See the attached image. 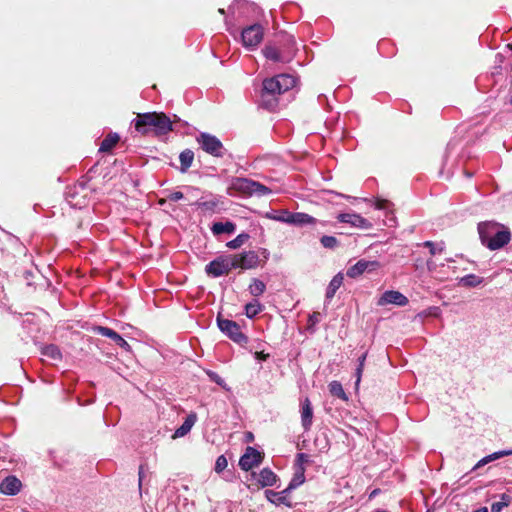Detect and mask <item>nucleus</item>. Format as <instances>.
<instances>
[{
  "label": "nucleus",
  "mask_w": 512,
  "mask_h": 512,
  "mask_svg": "<svg viewBox=\"0 0 512 512\" xmlns=\"http://www.w3.org/2000/svg\"><path fill=\"white\" fill-rule=\"evenodd\" d=\"M296 85V78L289 74H279L263 81L261 93L262 104L265 108L273 110L277 106L276 96L292 89Z\"/></svg>",
  "instance_id": "nucleus-1"
},
{
  "label": "nucleus",
  "mask_w": 512,
  "mask_h": 512,
  "mask_svg": "<svg viewBox=\"0 0 512 512\" xmlns=\"http://www.w3.org/2000/svg\"><path fill=\"white\" fill-rule=\"evenodd\" d=\"M135 129L141 134L150 132L165 135L172 130V121L165 113L147 112L138 114L133 120Z\"/></svg>",
  "instance_id": "nucleus-2"
},
{
  "label": "nucleus",
  "mask_w": 512,
  "mask_h": 512,
  "mask_svg": "<svg viewBox=\"0 0 512 512\" xmlns=\"http://www.w3.org/2000/svg\"><path fill=\"white\" fill-rule=\"evenodd\" d=\"M478 233L481 243L492 251L503 248L511 240L510 231L492 221L479 223Z\"/></svg>",
  "instance_id": "nucleus-3"
},
{
  "label": "nucleus",
  "mask_w": 512,
  "mask_h": 512,
  "mask_svg": "<svg viewBox=\"0 0 512 512\" xmlns=\"http://www.w3.org/2000/svg\"><path fill=\"white\" fill-rule=\"evenodd\" d=\"M232 188L246 196H265L272 193V190L261 184L260 182L252 179L237 177L232 181Z\"/></svg>",
  "instance_id": "nucleus-4"
},
{
  "label": "nucleus",
  "mask_w": 512,
  "mask_h": 512,
  "mask_svg": "<svg viewBox=\"0 0 512 512\" xmlns=\"http://www.w3.org/2000/svg\"><path fill=\"white\" fill-rule=\"evenodd\" d=\"M196 141L204 152L213 157L221 158L226 153V149L220 139L210 133H199L196 137Z\"/></svg>",
  "instance_id": "nucleus-5"
},
{
  "label": "nucleus",
  "mask_w": 512,
  "mask_h": 512,
  "mask_svg": "<svg viewBox=\"0 0 512 512\" xmlns=\"http://www.w3.org/2000/svg\"><path fill=\"white\" fill-rule=\"evenodd\" d=\"M287 51L283 52L273 45H267L263 49L264 56L274 62H288L294 55L295 39L292 35L285 37Z\"/></svg>",
  "instance_id": "nucleus-6"
},
{
  "label": "nucleus",
  "mask_w": 512,
  "mask_h": 512,
  "mask_svg": "<svg viewBox=\"0 0 512 512\" xmlns=\"http://www.w3.org/2000/svg\"><path fill=\"white\" fill-rule=\"evenodd\" d=\"M217 326L222 333L238 344L247 343V337L241 332L240 326L233 320L217 317Z\"/></svg>",
  "instance_id": "nucleus-7"
},
{
  "label": "nucleus",
  "mask_w": 512,
  "mask_h": 512,
  "mask_svg": "<svg viewBox=\"0 0 512 512\" xmlns=\"http://www.w3.org/2000/svg\"><path fill=\"white\" fill-rule=\"evenodd\" d=\"M234 265L231 255L219 256L206 265L205 272L209 276L217 278L228 274L232 269H234Z\"/></svg>",
  "instance_id": "nucleus-8"
},
{
  "label": "nucleus",
  "mask_w": 512,
  "mask_h": 512,
  "mask_svg": "<svg viewBox=\"0 0 512 512\" xmlns=\"http://www.w3.org/2000/svg\"><path fill=\"white\" fill-rule=\"evenodd\" d=\"M264 36V28L260 24H252L242 30L241 39L246 48H256Z\"/></svg>",
  "instance_id": "nucleus-9"
},
{
  "label": "nucleus",
  "mask_w": 512,
  "mask_h": 512,
  "mask_svg": "<svg viewBox=\"0 0 512 512\" xmlns=\"http://www.w3.org/2000/svg\"><path fill=\"white\" fill-rule=\"evenodd\" d=\"M381 267V263L377 260L360 259L347 269L346 275L349 278H357L364 273H373Z\"/></svg>",
  "instance_id": "nucleus-10"
},
{
  "label": "nucleus",
  "mask_w": 512,
  "mask_h": 512,
  "mask_svg": "<svg viewBox=\"0 0 512 512\" xmlns=\"http://www.w3.org/2000/svg\"><path fill=\"white\" fill-rule=\"evenodd\" d=\"M231 257L233 264H235L234 269H253L256 268L260 263L258 254L252 250L245 251L236 255H231Z\"/></svg>",
  "instance_id": "nucleus-11"
},
{
  "label": "nucleus",
  "mask_w": 512,
  "mask_h": 512,
  "mask_svg": "<svg viewBox=\"0 0 512 512\" xmlns=\"http://www.w3.org/2000/svg\"><path fill=\"white\" fill-rule=\"evenodd\" d=\"M263 460L262 454L253 447H247L245 453L240 457L239 466L244 471H249L258 466Z\"/></svg>",
  "instance_id": "nucleus-12"
},
{
  "label": "nucleus",
  "mask_w": 512,
  "mask_h": 512,
  "mask_svg": "<svg viewBox=\"0 0 512 512\" xmlns=\"http://www.w3.org/2000/svg\"><path fill=\"white\" fill-rule=\"evenodd\" d=\"M408 302H409L408 298L401 292L395 291V290H388V291H385L381 295V297L377 301V304L379 306L393 304L396 306L403 307V306H406L408 304Z\"/></svg>",
  "instance_id": "nucleus-13"
},
{
  "label": "nucleus",
  "mask_w": 512,
  "mask_h": 512,
  "mask_svg": "<svg viewBox=\"0 0 512 512\" xmlns=\"http://www.w3.org/2000/svg\"><path fill=\"white\" fill-rule=\"evenodd\" d=\"M325 226V221H320L315 217L304 213V212H291L290 225L297 227L304 226H316V225Z\"/></svg>",
  "instance_id": "nucleus-14"
},
{
  "label": "nucleus",
  "mask_w": 512,
  "mask_h": 512,
  "mask_svg": "<svg viewBox=\"0 0 512 512\" xmlns=\"http://www.w3.org/2000/svg\"><path fill=\"white\" fill-rule=\"evenodd\" d=\"M294 489V484H289L287 488L282 490L281 492H275L273 490H266L265 497L266 499L275 505H285L287 507H291V502L288 500L287 495Z\"/></svg>",
  "instance_id": "nucleus-15"
},
{
  "label": "nucleus",
  "mask_w": 512,
  "mask_h": 512,
  "mask_svg": "<svg viewBox=\"0 0 512 512\" xmlns=\"http://www.w3.org/2000/svg\"><path fill=\"white\" fill-rule=\"evenodd\" d=\"M340 223L350 224L357 228H369L371 224L367 219L356 213H340L337 215Z\"/></svg>",
  "instance_id": "nucleus-16"
},
{
  "label": "nucleus",
  "mask_w": 512,
  "mask_h": 512,
  "mask_svg": "<svg viewBox=\"0 0 512 512\" xmlns=\"http://www.w3.org/2000/svg\"><path fill=\"white\" fill-rule=\"evenodd\" d=\"M94 330L98 334H100V335H102L104 337H108L111 340H113L114 343L116 345H118L119 347H121L122 349H124L126 351H130L131 346L129 345V343L120 334H118L113 329L108 328V327H104V326H96Z\"/></svg>",
  "instance_id": "nucleus-17"
},
{
  "label": "nucleus",
  "mask_w": 512,
  "mask_h": 512,
  "mask_svg": "<svg viewBox=\"0 0 512 512\" xmlns=\"http://www.w3.org/2000/svg\"><path fill=\"white\" fill-rule=\"evenodd\" d=\"M22 483L15 476H7L0 482V493L8 496H14L21 490Z\"/></svg>",
  "instance_id": "nucleus-18"
},
{
  "label": "nucleus",
  "mask_w": 512,
  "mask_h": 512,
  "mask_svg": "<svg viewBox=\"0 0 512 512\" xmlns=\"http://www.w3.org/2000/svg\"><path fill=\"white\" fill-rule=\"evenodd\" d=\"M313 419V408L308 398L301 401V423L305 431L311 428Z\"/></svg>",
  "instance_id": "nucleus-19"
},
{
  "label": "nucleus",
  "mask_w": 512,
  "mask_h": 512,
  "mask_svg": "<svg viewBox=\"0 0 512 512\" xmlns=\"http://www.w3.org/2000/svg\"><path fill=\"white\" fill-rule=\"evenodd\" d=\"M197 420V417H196V414L195 413H191L189 414L184 422L182 423V425L177 428L173 434V438H180V437H184L185 435H187L190 430L192 429V427L194 426L195 422Z\"/></svg>",
  "instance_id": "nucleus-20"
},
{
  "label": "nucleus",
  "mask_w": 512,
  "mask_h": 512,
  "mask_svg": "<svg viewBox=\"0 0 512 512\" xmlns=\"http://www.w3.org/2000/svg\"><path fill=\"white\" fill-rule=\"evenodd\" d=\"M262 487L273 486L277 481V475L270 468H263L257 478Z\"/></svg>",
  "instance_id": "nucleus-21"
},
{
  "label": "nucleus",
  "mask_w": 512,
  "mask_h": 512,
  "mask_svg": "<svg viewBox=\"0 0 512 512\" xmlns=\"http://www.w3.org/2000/svg\"><path fill=\"white\" fill-rule=\"evenodd\" d=\"M344 276L341 272L337 273L330 281L326 290V300L330 301L336 294L337 290L343 284Z\"/></svg>",
  "instance_id": "nucleus-22"
},
{
  "label": "nucleus",
  "mask_w": 512,
  "mask_h": 512,
  "mask_svg": "<svg viewBox=\"0 0 512 512\" xmlns=\"http://www.w3.org/2000/svg\"><path fill=\"white\" fill-rule=\"evenodd\" d=\"M236 230V225L231 221L215 222L211 227L212 233L217 236L221 234H232Z\"/></svg>",
  "instance_id": "nucleus-23"
},
{
  "label": "nucleus",
  "mask_w": 512,
  "mask_h": 512,
  "mask_svg": "<svg viewBox=\"0 0 512 512\" xmlns=\"http://www.w3.org/2000/svg\"><path fill=\"white\" fill-rule=\"evenodd\" d=\"M180 171L185 173L191 167L194 160V152L190 149L183 150L179 155Z\"/></svg>",
  "instance_id": "nucleus-24"
},
{
  "label": "nucleus",
  "mask_w": 512,
  "mask_h": 512,
  "mask_svg": "<svg viewBox=\"0 0 512 512\" xmlns=\"http://www.w3.org/2000/svg\"><path fill=\"white\" fill-rule=\"evenodd\" d=\"M210 197L211 198L206 201L199 200L195 204L205 211L213 212L218 208L220 204V197L212 194L210 195Z\"/></svg>",
  "instance_id": "nucleus-25"
},
{
  "label": "nucleus",
  "mask_w": 512,
  "mask_h": 512,
  "mask_svg": "<svg viewBox=\"0 0 512 512\" xmlns=\"http://www.w3.org/2000/svg\"><path fill=\"white\" fill-rule=\"evenodd\" d=\"M119 135L117 133H109L101 142L99 151L109 152L118 143Z\"/></svg>",
  "instance_id": "nucleus-26"
},
{
  "label": "nucleus",
  "mask_w": 512,
  "mask_h": 512,
  "mask_svg": "<svg viewBox=\"0 0 512 512\" xmlns=\"http://www.w3.org/2000/svg\"><path fill=\"white\" fill-rule=\"evenodd\" d=\"M265 290H266L265 283L262 280L257 279V278H253L248 287L249 293L254 297L261 296L265 292Z\"/></svg>",
  "instance_id": "nucleus-27"
},
{
  "label": "nucleus",
  "mask_w": 512,
  "mask_h": 512,
  "mask_svg": "<svg viewBox=\"0 0 512 512\" xmlns=\"http://www.w3.org/2000/svg\"><path fill=\"white\" fill-rule=\"evenodd\" d=\"M41 354L51 360H60L62 358L60 349L54 344L42 347Z\"/></svg>",
  "instance_id": "nucleus-28"
},
{
  "label": "nucleus",
  "mask_w": 512,
  "mask_h": 512,
  "mask_svg": "<svg viewBox=\"0 0 512 512\" xmlns=\"http://www.w3.org/2000/svg\"><path fill=\"white\" fill-rule=\"evenodd\" d=\"M483 282V278L475 275L468 274L459 279V285L464 287H476L479 286Z\"/></svg>",
  "instance_id": "nucleus-29"
},
{
  "label": "nucleus",
  "mask_w": 512,
  "mask_h": 512,
  "mask_svg": "<svg viewBox=\"0 0 512 512\" xmlns=\"http://www.w3.org/2000/svg\"><path fill=\"white\" fill-rule=\"evenodd\" d=\"M263 309V306L261 305V303L254 299L253 301L247 303L245 305V315L252 319L254 318L256 315H258Z\"/></svg>",
  "instance_id": "nucleus-30"
},
{
  "label": "nucleus",
  "mask_w": 512,
  "mask_h": 512,
  "mask_svg": "<svg viewBox=\"0 0 512 512\" xmlns=\"http://www.w3.org/2000/svg\"><path fill=\"white\" fill-rule=\"evenodd\" d=\"M329 391L333 396H335L339 399H342L344 401L348 400V397L342 387V384L338 381H332L329 384Z\"/></svg>",
  "instance_id": "nucleus-31"
},
{
  "label": "nucleus",
  "mask_w": 512,
  "mask_h": 512,
  "mask_svg": "<svg viewBox=\"0 0 512 512\" xmlns=\"http://www.w3.org/2000/svg\"><path fill=\"white\" fill-rule=\"evenodd\" d=\"M500 498H501V501L494 502L491 505V512H501L503 510V508L510 505L511 500H512L511 496L503 493Z\"/></svg>",
  "instance_id": "nucleus-32"
},
{
  "label": "nucleus",
  "mask_w": 512,
  "mask_h": 512,
  "mask_svg": "<svg viewBox=\"0 0 512 512\" xmlns=\"http://www.w3.org/2000/svg\"><path fill=\"white\" fill-rule=\"evenodd\" d=\"M267 217L269 219L290 225L291 212L288 210H281L273 214H267Z\"/></svg>",
  "instance_id": "nucleus-33"
},
{
  "label": "nucleus",
  "mask_w": 512,
  "mask_h": 512,
  "mask_svg": "<svg viewBox=\"0 0 512 512\" xmlns=\"http://www.w3.org/2000/svg\"><path fill=\"white\" fill-rule=\"evenodd\" d=\"M509 455H512V450H502V451L495 452V453L488 455V456L484 457L483 459H481L478 462L477 467L487 464L488 462H490L492 460H496V459H499L500 457L509 456Z\"/></svg>",
  "instance_id": "nucleus-34"
},
{
  "label": "nucleus",
  "mask_w": 512,
  "mask_h": 512,
  "mask_svg": "<svg viewBox=\"0 0 512 512\" xmlns=\"http://www.w3.org/2000/svg\"><path fill=\"white\" fill-rule=\"evenodd\" d=\"M249 238V234L241 233L233 240L227 242L226 246L230 249H237L241 247Z\"/></svg>",
  "instance_id": "nucleus-35"
},
{
  "label": "nucleus",
  "mask_w": 512,
  "mask_h": 512,
  "mask_svg": "<svg viewBox=\"0 0 512 512\" xmlns=\"http://www.w3.org/2000/svg\"><path fill=\"white\" fill-rule=\"evenodd\" d=\"M320 243L326 249H335L339 246V241L334 236L324 235L320 238Z\"/></svg>",
  "instance_id": "nucleus-36"
},
{
  "label": "nucleus",
  "mask_w": 512,
  "mask_h": 512,
  "mask_svg": "<svg viewBox=\"0 0 512 512\" xmlns=\"http://www.w3.org/2000/svg\"><path fill=\"white\" fill-rule=\"evenodd\" d=\"M366 357H367V352H364L358 358V365H357V368H356V371H355V377H356L355 384H356V386H358L360 381H361V377H362V373H363Z\"/></svg>",
  "instance_id": "nucleus-37"
},
{
  "label": "nucleus",
  "mask_w": 512,
  "mask_h": 512,
  "mask_svg": "<svg viewBox=\"0 0 512 512\" xmlns=\"http://www.w3.org/2000/svg\"><path fill=\"white\" fill-rule=\"evenodd\" d=\"M422 245L429 249L431 255H436L437 253H441L444 250L443 242L436 244L432 241H425Z\"/></svg>",
  "instance_id": "nucleus-38"
},
{
  "label": "nucleus",
  "mask_w": 512,
  "mask_h": 512,
  "mask_svg": "<svg viewBox=\"0 0 512 512\" xmlns=\"http://www.w3.org/2000/svg\"><path fill=\"white\" fill-rule=\"evenodd\" d=\"M227 465L228 461L226 457L224 455H220L216 459L214 470L216 473H221L226 469Z\"/></svg>",
  "instance_id": "nucleus-39"
},
{
  "label": "nucleus",
  "mask_w": 512,
  "mask_h": 512,
  "mask_svg": "<svg viewBox=\"0 0 512 512\" xmlns=\"http://www.w3.org/2000/svg\"><path fill=\"white\" fill-rule=\"evenodd\" d=\"M207 375H208V377L210 378L211 381L215 382L216 384H218V385H220L222 387L225 386V381L216 372L208 371Z\"/></svg>",
  "instance_id": "nucleus-40"
},
{
  "label": "nucleus",
  "mask_w": 512,
  "mask_h": 512,
  "mask_svg": "<svg viewBox=\"0 0 512 512\" xmlns=\"http://www.w3.org/2000/svg\"><path fill=\"white\" fill-rule=\"evenodd\" d=\"M305 480L303 472L294 477L289 484H294V489L301 485Z\"/></svg>",
  "instance_id": "nucleus-41"
},
{
  "label": "nucleus",
  "mask_w": 512,
  "mask_h": 512,
  "mask_svg": "<svg viewBox=\"0 0 512 512\" xmlns=\"http://www.w3.org/2000/svg\"><path fill=\"white\" fill-rule=\"evenodd\" d=\"M321 318V314L319 312H314L311 315H309L308 322L311 326L316 325Z\"/></svg>",
  "instance_id": "nucleus-42"
},
{
  "label": "nucleus",
  "mask_w": 512,
  "mask_h": 512,
  "mask_svg": "<svg viewBox=\"0 0 512 512\" xmlns=\"http://www.w3.org/2000/svg\"><path fill=\"white\" fill-rule=\"evenodd\" d=\"M184 198V194L180 191H175L168 196V199L173 202H177Z\"/></svg>",
  "instance_id": "nucleus-43"
},
{
  "label": "nucleus",
  "mask_w": 512,
  "mask_h": 512,
  "mask_svg": "<svg viewBox=\"0 0 512 512\" xmlns=\"http://www.w3.org/2000/svg\"><path fill=\"white\" fill-rule=\"evenodd\" d=\"M138 476H139L138 485H139V489L141 490V487H142V480H143V477H144L143 466H140V467H139Z\"/></svg>",
  "instance_id": "nucleus-44"
},
{
  "label": "nucleus",
  "mask_w": 512,
  "mask_h": 512,
  "mask_svg": "<svg viewBox=\"0 0 512 512\" xmlns=\"http://www.w3.org/2000/svg\"><path fill=\"white\" fill-rule=\"evenodd\" d=\"M297 459L299 462H307L308 461V455L304 454V453H299L297 455Z\"/></svg>",
  "instance_id": "nucleus-45"
},
{
  "label": "nucleus",
  "mask_w": 512,
  "mask_h": 512,
  "mask_svg": "<svg viewBox=\"0 0 512 512\" xmlns=\"http://www.w3.org/2000/svg\"><path fill=\"white\" fill-rule=\"evenodd\" d=\"M256 358L260 360H266L267 355H265L263 352H256Z\"/></svg>",
  "instance_id": "nucleus-46"
},
{
  "label": "nucleus",
  "mask_w": 512,
  "mask_h": 512,
  "mask_svg": "<svg viewBox=\"0 0 512 512\" xmlns=\"http://www.w3.org/2000/svg\"><path fill=\"white\" fill-rule=\"evenodd\" d=\"M427 267L429 270H432L434 268V263L430 260L427 261Z\"/></svg>",
  "instance_id": "nucleus-47"
},
{
  "label": "nucleus",
  "mask_w": 512,
  "mask_h": 512,
  "mask_svg": "<svg viewBox=\"0 0 512 512\" xmlns=\"http://www.w3.org/2000/svg\"><path fill=\"white\" fill-rule=\"evenodd\" d=\"M376 208H378V209H383V208H385L384 202H378V203L376 204Z\"/></svg>",
  "instance_id": "nucleus-48"
},
{
  "label": "nucleus",
  "mask_w": 512,
  "mask_h": 512,
  "mask_svg": "<svg viewBox=\"0 0 512 512\" xmlns=\"http://www.w3.org/2000/svg\"><path fill=\"white\" fill-rule=\"evenodd\" d=\"M473 512H488V509L486 507H482L477 510H474Z\"/></svg>",
  "instance_id": "nucleus-49"
},
{
  "label": "nucleus",
  "mask_w": 512,
  "mask_h": 512,
  "mask_svg": "<svg viewBox=\"0 0 512 512\" xmlns=\"http://www.w3.org/2000/svg\"><path fill=\"white\" fill-rule=\"evenodd\" d=\"M262 254H263V256H264V258H265V259H267V258H268V256H269V252H268L266 249H263V250H262Z\"/></svg>",
  "instance_id": "nucleus-50"
},
{
  "label": "nucleus",
  "mask_w": 512,
  "mask_h": 512,
  "mask_svg": "<svg viewBox=\"0 0 512 512\" xmlns=\"http://www.w3.org/2000/svg\"><path fill=\"white\" fill-rule=\"evenodd\" d=\"M253 438H254V437H253V434H252L251 432L247 433V439H248V441L253 440Z\"/></svg>",
  "instance_id": "nucleus-51"
},
{
  "label": "nucleus",
  "mask_w": 512,
  "mask_h": 512,
  "mask_svg": "<svg viewBox=\"0 0 512 512\" xmlns=\"http://www.w3.org/2000/svg\"><path fill=\"white\" fill-rule=\"evenodd\" d=\"M336 195L341 196V197H343V198H347V199H350V198H351L350 196L343 195V194H340V193H337Z\"/></svg>",
  "instance_id": "nucleus-52"
},
{
  "label": "nucleus",
  "mask_w": 512,
  "mask_h": 512,
  "mask_svg": "<svg viewBox=\"0 0 512 512\" xmlns=\"http://www.w3.org/2000/svg\"><path fill=\"white\" fill-rule=\"evenodd\" d=\"M465 174H466V176H467V177H472V176H473V174H472V173L467 172V171L465 172Z\"/></svg>",
  "instance_id": "nucleus-53"
},
{
  "label": "nucleus",
  "mask_w": 512,
  "mask_h": 512,
  "mask_svg": "<svg viewBox=\"0 0 512 512\" xmlns=\"http://www.w3.org/2000/svg\"><path fill=\"white\" fill-rule=\"evenodd\" d=\"M219 13L224 14V9H219Z\"/></svg>",
  "instance_id": "nucleus-54"
},
{
  "label": "nucleus",
  "mask_w": 512,
  "mask_h": 512,
  "mask_svg": "<svg viewBox=\"0 0 512 512\" xmlns=\"http://www.w3.org/2000/svg\"><path fill=\"white\" fill-rule=\"evenodd\" d=\"M507 47L512 50V44H508Z\"/></svg>",
  "instance_id": "nucleus-55"
}]
</instances>
